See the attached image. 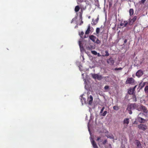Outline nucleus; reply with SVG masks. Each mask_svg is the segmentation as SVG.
<instances>
[{
	"label": "nucleus",
	"instance_id": "obj_1",
	"mask_svg": "<svg viewBox=\"0 0 148 148\" xmlns=\"http://www.w3.org/2000/svg\"><path fill=\"white\" fill-rule=\"evenodd\" d=\"M140 111H143L145 114L147 115L148 113V110L147 108L145 106H143L142 104L140 105Z\"/></svg>",
	"mask_w": 148,
	"mask_h": 148
},
{
	"label": "nucleus",
	"instance_id": "obj_2",
	"mask_svg": "<svg viewBox=\"0 0 148 148\" xmlns=\"http://www.w3.org/2000/svg\"><path fill=\"white\" fill-rule=\"evenodd\" d=\"M92 76L94 79H97L98 80H101L102 79V76L99 75L98 74H92Z\"/></svg>",
	"mask_w": 148,
	"mask_h": 148
},
{
	"label": "nucleus",
	"instance_id": "obj_3",
	"mask_svg": "<svg viewBox=\"0 0 148 148\" xmlns=\"http://www.w3.org/2000/svg\"><path fill=\"white\" fill-rule=\"evenodd\" d=\"M135 81L133 78L132 77L128 78L126 81V84H133Z\"/></svg>",
	"mask_w": 148,
	"mask_h": 148
},
{
	"label": "nucleus",
	"instance_id": "obj_4",
	"mask_svg": "<svg viewBox=\"0 0 148 148\" xmlns=\"http://www.w3.org/2000/svg\"><path fill=\"white\" fill-rule=\"evenodd\" d=\"M138 128L143 131H145L147 128V126L143 124H140L138 125Z\"/></svg>",
	"mask_w": 148,
	"mask_h": 148
},
{
	"label": "nucleus",
	"instance_id": "obj_5",
	"mask_svg": "<svg viewBox=\"0 0 148 148\" xmlns=\"http://www.w3.org/2000/svg\"><path fill=\"white\" fill-rule=\"evenodd\" d=\"M134 108L133 107L132 103L128 105L127 108V110L129 111V114H131L132 113V110H133Z\"/></svg>",
	"mask_w": 148,
	"mask_h": 148
},
{
	"label": "nucleus",
	"instance_id": "obj_6",
	"mask_svg": "<svg viewBox=\"0 0 148 148\" xmlns=\"http://www.w3.org/2000/svg\"><path fill=\"white\" fill-rule=\"evenodd\" d=\"M130 122V119L129 118H125L123 121V124L124 125V127L126 128L128 126Z\"/></svg>",
	"mask_w": 148,
	"mask_h": 148
},
{
	"label": "nucleus",
	"instance_id": "obj_7",
	"mask_svg": "<svg viewBox=\"0 0 148 148\" xmlns=\"http://www.w3.org/2000/svg\"><path fill=\"white\" fill-rule=\"evenodd\" d=\"M133 107L134 110L136 109L138 111H140V105H138V104L135 103H132Z\"/></svg>",
	"mask_w": 148,
	"mask_h": 148
},
{
	"label": "nucleus",
	"instance_id": "obj_8",
	"mask_svg": "<svg viewBox=\"0 0 148 148\" xmlns=\"http://www.w3.org/2000/svg\"><path fill=\"white\" fill-rule=\"evenodd\" d=\"M137 18L136 16H135L132 19H130L129 20V25H132L134 22L136 21Z\"/></svg>",
	"mask_w": 148,
	"mask_h": 148
},
{
	"label": "nucleus",
	"instance_id": "obj_9",
	"mask_svg": "<svg viewBox=\"0 0 148 148\" xmlns=\"http://www.w3.org/2000/svg\"><path fill=\"white\" fill-rule=\"evenodd\" d=\"M136 143L135 144L136 145L137 148H142V145L141 144L139 141L138 140H135Z\"/></svg>",
	"mask_w": 148,
	"mask_h": 148
},
{
	"label": "nucleus",
	"instance_id": "obj_10",
	"mask_svg": "<svg viewBox=\"0 0 148 148\" xmlns=\"http://www.w3.org/2000/svg\"><path fill=\"white\" fill-rule=\"evenodd\" d=\"M143 74V72L142 71L140 70H139L136 73V75L139 77L141 76Z\"/></svg>",
	"mask_w": 148,
	"mask_h": 148
},
{
	"label": "nucleus",
	"instance_id": "obj_11",
	"mask_svg": "<svg viewBox=\"0 0 148 148\" xmlns=\"http://www.w3.org/2000/svg\"><path fill=\"white\" fill-rule=\"evenodd\" d=\"M107 62L111 65H113L114 63V61L112 58H110L107 60Z\"/></svg>",
	"mask_w": 148,
	"mask_h": 148
},
{
	"label": "nucleus",
	"instance_id": "obj_12",
	"mask_svg": "<svg viewBox=\"0 0 148 148\" xmlns=\"http://www.w3.org/2000/svg\"><path fill=\"white\" fill-rule=\"evenodd\" d=\"M128 23V22L127 21H124L121 22L120 25L123 27H125Z\"/></svg>",
	"mask_w": 148,
	"mask_h": 148
},
{
	"label": "nucleus",
	"instance_id": "obj_13",
	"mask_svg": "<svg viewBox=\"0 0 148 148\" xmlns=\"http://www.w3.org/2000/svg\"><path fill=\"white\" fill-rule=\"evenodd\" d=\"M93 97L92 95L90 96L89 97H88V102L89 104L90 105L92 103L93 101Z\"/></svg>",
	"mask_w": 148,
	"mask_h": 148
},
{
	"label": "nucleus",
	"instance_id": "obj_14",
	"mask_svg": "<svg viewBox=\"0 0 148 148\" xmlns=\"http://www.w3.org/2000/svg\"><path fill=\"white\" fill-rule=\"evenodd\" d=\"M138 121L141 123H144L145 122V120L140 117H138Z\"/></svg>",
	"mask_w": 148,
	"mask_h": 148
},
{
	"label": "nucleus",
	"instance_id": "obj_15",
	"mask_svg": "<svg viewBox=\"0 0 148 148\" xmlns=\"http://www.w3.org/2000/svg\"><path fill=\"white\" fill-rule=\"evenodd\" d=\"M91 141L92 144L94 148H98L96 143L94 140H92Z\"/></svg>",
	"mask_w": 148,
	"mask_h": 148
},
{
	"label": "nucleus",
	"instance_id": "obj_16",
	"mask_svg": "<svg viewBox=\"0 0 148 148\" xmlns=\"http://www.w3.org/2000/svg\"><path fill=\"white\" fill-rule=\"evenodd\" d=\"M128 93L131 95H134V91L132 88H130L128 91Z\"/></svg>",
	"mask_w": 148,
	"mask_h": 148
},
{
	"label": "nucleus",
	"instance_id": "obj_17",
	"mask_svg": "<svg viewBox=\"0 0 148 148\" xmlns=\"http://www.w3.org/2000/svg\"><path fill=\"white\" fill-rule=\"evenodd\" d=\"M99 19V18L98 17L96 19H95V20H94L93 19L92 20V24L93 25H96L97 23L98 22V21Z\"/></svg>",
	"mask_w": 148,
	"mask_h": 148
},
{
	"label": "nucleus",
	"instance_id": "obj_18",
	"mask_svg": "<svg viewBox=\"0 0 148 148\" xmlns=\"http://www.w3.org/2000/svg\"><path fill=\"white\" fill-rule=\"evenodd\" d=\"M90 39L92 41L94 42H95L96 38L95 36H94L93 35H92L89 36Z\"/></svg>",
	"mask_w": 148,
	"mask_h": 148
},
{
	"label": "nucleus",
	"instance_id": "obj_19",
	"mask_svg": "<svg viewBox=\"0 0 148 148\" xmlns=\"http://www.w3.org/2000/svg\"><path fill=\"white\" fill-rule=\"evenodd\" d=\"M146 83V82H141L140 84H139V86L141 89H142Z\"/></svg>",
	"mask_w": 148,
	"mask_h": 148
},
{
	"label": "nucleus",
	"instance_id": "obj_20",
	"mask_svg": "<svg viewBox=\"0 0 148 148\" xmlns=\"http://www.w3.org/2000/svg\"><path fill=\"white\" fill-rule=\"evenodd\" d=\"M90 25H89L88 26L87 29L85 32L86 34H88L89 33V32L90 31Z\"/></svg>",
	"mask_w": 148,
	"mask_h": 148
},
{
	"label": "nucleus",
	"instance_id": "obj_21",
	"mask_svg": "<svg viewBox=\"0 0 148 148\" xmlns=\"http://www.w3.org/2000/svg\"><path fill=\"white\" fill-rule=\"evenodd\" d=\"M144 91L145 93L148 96V86H145L144 89Z\"/></svg>",
	"mask_w": 148,
	"mask_h": 148
},
{
	"label": "nucleus",
	"instance_id": "obj_22",
	"mask_svg": "<svg viewBox=\"0 0 148 148\" xmlns=\"http://www.w3.org/2000/svg\"><path fill=\"white\" fill-rule=\"evenodd\" d=\"M79 34L81 38H86V37L85 36L84 37H83V36L84 34V32L82 31L80 33H79Z\"/></svg>",
	"mask_w": 148,
	"mask_h": 148
},
{
	"label": "nucleus",
	"instance_id": "obj_23",
	"mask_svg": "<svg viewBox=\"0 0 148 148\" xmlns=\"http://www.w3.org/2000/svg\"><path fill=\"white\" fill-rule=\"evenodd\" d=\"M129 13L130 16L134 14V10L132 9H130L129 10Z\"/></svg>",
	"mask_w": 148,
	"mask_h": 148
},
{
	"label": "nucleus",
	"instance_id": "obj_24",
	"mask_svg": "<svg viewBox=\"0 0 148 148\" xmlns=\"http://www.w3.org/2000/svg\"><path fill=\"white\" fill-rule=\"evenodd\" d=\"M80 9V8L78 5L76 6L75 8V11L76 12H78Z\"/></svg>",
	"mask_w": 148,
	"mask_h": 148
},
{
	"label": "nucleus",
	"instance_id": "obj_25",
	"mask_svg": "<svg viewBox=\"0 0 148 148\" xmlns=\"http://www.w3.org/2000/svg\"><path fill=\"white\" fill-rule=\"evenodd\" d=\"M132 98L133 99V100L134 101L136 102L137 101V98L135 95H133L132 97Z\"/></svg>",
	"mask_w": 148,
	"mask_h": 148
},
{
	"label": "nucleus",
	"instance_id": "obj_26",
	"mask_svg": "<svg viewBox=\"0 0 148 148\" xmlns=\"http://www.w3.org/2000/svg\"><path fill=\"white\" fill-rule=\"evenodd\" d=\"M106 54L105 55H103V56H108L109 55V54L108 51H105Z\"/></svg>",
	"mask_w": 148,
	"mask_h": 148
},
{
	"label": "nucleus",
	"instance_id": "obj_27",
	"mask_svg": "<svg viewBox=\"0 0 148 148\" xmlns=\"http://www.w3.org/2000/svg\"><path fill=\"white\" fill-rule=\"evenodd\" d=\"M113 108L114 110H119V107L118 106H114L113 107Z\"/></svg>",
	"mask_w": 148,
	"mask_h": 148
},
{
	"label": "nucleus",
	"instance_id": "obj_28",
	"mask_svg": "<svg viewBox=\"0 0 148 148\" xmlns=\"http://www.w3.org/2000/svg\"><path fill=\"white\" fill-rule=\"evenodd\" d=\"M107 111H104V112L102 114H101L100 115L103 116H105L107 114Z\"/></svg>",
	"mask_w": 148,
	"mask_h": 148
},
{
	"label": "nucleus",
	"instance_id": "obj_29",
	"mask_svg": "<svg viewBox=\"0 0 148 148\" xmlns=\"http://www.w3.org/2000/svg\"><path fill=\"white\" fill-rule=\"evenodd\" d=\"M95 42V43L97 44H100L101 42V41L99 40V39H97L96 41Z\"/></svg>",
	"mask_w": 148,
	"mask_h": 148
},
{
	"label": "nucleus",
	"instance_id": "obj_30",
	"mask_svg": "<svg viewBox=\"0 0 148 148\" xmlns=\"http://www.w3.org/2000/svg\"><path fill=\"white\" fill-rule=\"evenodd\" d=\"M105 109V107H103L102 108V109H101V111L100 112V114L101 115V114L103 113V111Z\"/></svg>",
	"mask_w": 148,
	"mask_h": 148
},
{
	"label": "nucleus",
	"instance_id": "obj_31",
	"mask_svg": "<svg viewBox=\"0 0 148 148\" xmlns=\"http://www.w3.org/2000/svg\"><path fill=\"white\" fill-rule=\"evenodd\" d=\"M100 29L99 28H97L96 29V32L97 34H98L99 33Z\"/></svg>",
	"mask_w": 148,
	"mask_h": 148
},
{
	"label": "nucleus",
	"instance_id": "obj_32",
	"mask_svg": "<svg viewBox=\"0 0 148 148\" xmlns=\"http://www.w3.org/2000/svg\"><path fill=\"white\" fill-rule=\"evenodd\" d=\"M91 53L92 54H93L95 55H97V52L95 51H91Z\"/></svg>",
	"mask_w": 148,
	"mask_h": 148
},
{
	"label": "nucleus",
	"instance_id": "obj_33",
	"mask_svg": "<svg viewBox=\"0 0 148 148\" xmlns=\"http://www.w3.org/2000/svg\"><path fill=\"white\" fill-rule=\"evenodd\" d=\"M122 69V68L121 67H119V68H116L114 69V70L115 71H119V70H121Z\"/></svg>",
	"mask_w": 148,
	"mask_h": 148
},
{
	"label": "nucleus",
	"instance_id": "obj_34",
	"mask_svg": "<svg viewBox=\"0 0 148 148\" xmlns=\"http://www.w3.org/2000/svg\"><path fill=\"white\" fill-rule=\"evenodd\" d=\"M84 1V0H77V3L78 4H79V3H82Z\"/></svg>",
	"mask_w": 148,
	"mask_h": 148
},
{
	"label": "nucleus",
	"instance_id": "obj_35",
	"mask_svg": "<svg viewBox=\"0 0 148 148\" xmlns=\"http://www.w3.org/2000/svg\"><path fill=\"white\" fill-rule=\"evenodd\" d=\"M107 142V140H105L103 141V142H102V143L103 145H105Z\"/></svg>",
	"mask_w": 148,
	"mask_h": 148
},
{
	"label": "nucleus",
	"instance_id": "obj_36",
	"mask_svg": "<svg viewBox=\"0 0 148 148\" xmlns=\"http://www.w3.org/2000/svg\"><path fill=\"white\" fill-rule=\"evenodd\" d=\"M109 86H106L104 87V89L106 90L108 89L109 88Z\"/></svg>",
	"mask_w": 148,
	"mask_h": 148
},
{
	"label": "nucleus",
	"instance_id": "obj_37",
	"mask_svg": "<svg viewBox=\"0 0 148 148\" xmlns=\"http://www.w3.org/2000/svg\"><path fill=\"white\" fill-rule=\"evenodd\" d=\"M146 0H141V1H140L141 3L143 4L144 3Z\"/></svg>",
	"mask_w": 148,
	"mask_h": 148
},
{
	"label": "nucleus",
	"instance_id": "obj_38",
	"mask_svg": "<svg viewBox=\"0 0 148 148\" xmlns=\"http://www.w3.org/2000/svg\"><path fill=\"white\" fill-rule=\"evenodd\" d=\"M136 86H137V85H136V86H135L133 88H132V89L134 91H135V88H136Z\"/></svg>",
	"mask_w": 148,
	"mask_h": 148
},
{
	"label": "nucleus",
	"instance_id": "obj_39",
	"mask_svg": "<svg viewBox=\"0 0 148 148\" xmlns=\"http://www.w3.org/2000/svg\"><path fill=\"white\" fill-rule=\"evenodd\" d=\"M75 19L74 18H73L71 21V23H73V21L75 20Z\"/></svg>",
	"mask_w": 148,
	"mask_h": 148
},
{
	"label": "nucleus",
	"instance_id": "obj_40",
	"mask_svg": "<svg viewBox=\"0 0 148 148\" xmlns=\"http://www.w3.org/2000/svg\"><path fill=\"white\" fill-rule=\"evenodd\" d=\"M101 138V137H98L97 138V141H99Z\"/></svg>",
	"mask_w": 148,
	"mask_h": 148
},
{
	"label": "nucleus",
	"instance_id": "obj_41",
	"mask_svg": "<svg viewBox=\"0 0 148 148\" xmlns=\"http://www.w3.org/2000/svg\"><path fill=\"white\" fill-rule=\"evenodd\" d=\"M127 39H125L124 40V43H126L127 42Z\"/></svg>",
	"mask_w": 148,
	"mask_h": 148
},
{
	"label": "nucleus",
	"instance_id": "obj_42",
	"mask_svg": "<svg viewBox=\"0 0 148 148\" xmlns=\"http://www.w3.org/2000/svg\"><path fill=\"white\" fill-rule=\"evenodd\" d=\"M98 56H100V55H99V53L98 54Z\"/></svg>",
	"mask_w": 148,
	"mask_h": 148
},
{
	"label": "nucleus",
	"instance_id": "obj_43",
	"mask_svg": "<svg viewBox=\"0 0 148 148\" xmlns=\"http://www.w3.org/2000/svg\"><path fill=\"white\" fill-rule=\"evenodd\" d=\"M79 46H80V47H81V45H80V44H79Z\"/></svg>",
	"mask_w": 148,
	"mask_h": 148
},
{
	"label": "nucleus",
	"instance_id": "obj_44",
	"mask_svg": "<svg viewBox=\"0 0 148 148\" xmlns=\"http://www.w3.org/2000/svg\"><path fill=\"white\" fill-rule=\"evenodd\" d=\"M90 16H89L88 18H90Z\"/></svg>",
	"mask_w": 148,
	"mask_h": 148
}]
</instances>
